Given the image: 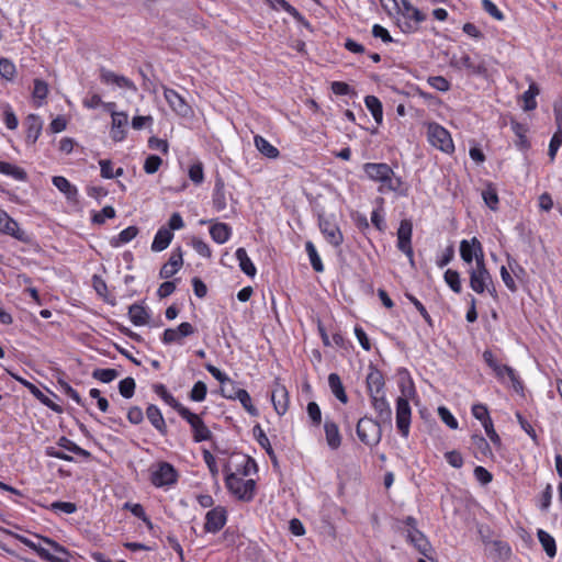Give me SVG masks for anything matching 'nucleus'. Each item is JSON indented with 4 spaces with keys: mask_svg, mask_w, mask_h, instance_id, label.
I'll return each mask as SVG.
<instances>
[{
    "mask_svg": "<svg viewBox=\"0 0 562 562\" xmlns=\"http://www.w3.org/2000/svg\"><path fill=\"white\" fill-rule=\"evenodd\" d=\"M362 169L369 180L379 184V193L392 192L396 198L408 196L411 184L402 176L396 175L389 164L366 162Z\"/></svg>",
    "mask_w": 562,
    "mask_h": 562,
    "instance_id": "obj_1",
    "label": "nucleus"
},
{
    "mask_svg": "<svg viewBox=\"0 0 562 562\" xmlns=\"http://www.w3.org/2000/svg\"><path fill=\"white\" fill-rule=\"evenodd\" d=\"M402 395L395 401V422L400 436L407 439L411 432L412 407L408 398L416 395L415 385L409 379V385L400 384Z\"/></svg>",
    "mask_w": 562,
    "mask_h": 562,
    "instance_id": "obj_2",
    "label": "nucleus"
},
{
    "mask_svg": "<svg viewBox=\"0 0 562 562\" xmlns=\"http://www.w3.org/2000/svg\"><path fill=\"white\" fill-rule=\"evenodd\" d=\"M482 357L486 366L493 371L498 382L505 384L506 379H508L513 390L517 394H524V382L514 368L502 363L490 349L484 350Z\"/></svg>",
    "mask_w": 562,
    "mask_h": 562,
    "instance_id": "obj_3",
    "label": "nucleus"
},
{
    "mask_svg": "<svg viewBox=\"0 0 562 562\" xmlns=\"http://www.w3.org/2000/svg\"><path fill=\"white\" fill-rule=\"evenodd\" d=\"M223 472L225 473V486L231 495L237 501L250 503L254 501L257 491V483L252 479L244 480L237 473L231 471L229 464L224 465Z\"/></svg>",
    "mask_w": 562,
    "mask_h": 562,
    "instance_id": "obj_4",
    "label": "nucleus"
},
{
    "mask_svg": "<svg viewBox=\"0 0 562 562\" xmlns=\"http://www.w3.org/2000/svg\"><path fill=\"white\" fill-rule=\"evenodd\" d=\"M149 481L153 486L165 491L176 486L180 474L173 464L167 461H158L150 469Z\"/></svg>",
    "mask_w": 562,
    "mask_h": 562,
    "instance_id": "obj_5",
    "label": "nucleus"
},
{
    "mask_svg": "<svg viewBox=\"0 0 562 562\" xmlns=\"http://www.w3.org/2000/svg\"><path fill=\"white\" fill-rule=\"evenodd\" d=\"M397 12L403 18V21L398 20L397 24L401 31L406 34L417 32L419 24L427 18V15L418 8L414 7L409 0H401L397 5Z\"/></svg>",
    "mask_w": 562,
    "mask_h": 562,
    "instance_id": "obj_6",
    "label": "nucleus"
},
{
    "mask_svg": "<svg viewBox=\"0 0 562 562\" xmlns=\"http://www.w3.org/2000/svg\"><path fill=\"white\" fill-rule=\"evenodd\" d=\"M356 434L363 445L375 447L382 439V424L366 415L358 420Z\"/></svg>",
    "mask_w": 562,
    "mask_h": 562,
    "instance_id": "obj_7",
    "label": "nucleus"
},
{
    "mask_svg": "<svg viewBox=\"0 0 562 562\" xmlns=\"http://www.w3.org/2000/svg\"><path fill=\"white\" fill-rule=\"evenodd\" d=\"M178 415L190 425L194 442L199 443L213 438L212 431L206 426L201 415L191 412L188 407L182 408Z\"/></svg>",
    "mask_w": 562,
    "mask_h": 562,
    "instance_id": "obj_8",
    "label": "nucleus"
},
{
    "mask_svg": "<svg viewBox=\"0 0 562 562\" xmlns=\"http://www.w3.org/2000/svg\"><path fill=\"white\" fill-rule=\"evenodd\" d=\"M427 138L431 146L445 154H452L454 151V144L451 134L447 128L438 123L434 122L428 124Z\"/></svg>",
    "mask_w": 562,
    "mask_h": 562,
    "instance_id": "obj_9",
    "label": "nucleus"
},
{
    "mask_svg": "<svg viewBox=\"0 0 562 562\" xmlns=\"http://www.w3.org/2000/svg\"><path fill=\"white\" fill-rule=\"evenodd\" d=\"M405 539L407 543L428 561L434 562L436 560V550L422 530H405Z\"/></svg>",
    "mask_w": 562,
    "mask_h": 562,
    "instance_id": "obj_10",
    "label": "nucleus"
},
{
    "mask_svg": "<svg viewBox=\"0 0 562 562\" xmlns=\"http://www.w3.org/2000/svg\"><path fill=\"white\" fill-rule=\"evenodd\" d=\"M40 558L47 562H69V551L47 537L44 538V546L40 548Z\"/></svg>",
    "mask_w": 562,
    "mask_h": 562,
    "instance_id": "obj_11",
    "label": "nucleus"
},
{
    "mask_svg": "<svg viewBox=\"0 0 562 562\" xmlns=\"http://www.w3.org/2000/svg\"><path fill=\"white\" fill-rule=\"evenodd\" d=\"M470 288L477 294L485 292L487 285L492 284V276L486 268L485 261H480L475 268L469 269Z\"/></svg>",
    "mask_w": 562,
    "mask_h": 562,
    "instance_id": "obj_12",
    "label": "nucleus"
},
{
    "mask_svg": "<svg viewBox=\"0 0 562 562\" xmlns=\"http://www.w3.org/2000/svg\"><path fill=\"white\" fill-rule=\"evenodd\" d=\"M318 227L327 243L331 246L339 247L344 243V235L333 218L318 214Z\"/></svg>",
    "mask_w": 562,
    "mask_h": 562,
    "instance_id": "obj_13",
    "label": "nucleus"
},
{
    "mask_svg": "<svg viewBox=\"0 0 562 562\" xmlns=\"http://www.w3.org/2000/svg\"><path fill=\"white\" fill-rule=\"evenodd\" d=\"M459 250L461 259L467 265H471L473 260H475V265L480 261H485L483 246L476 237H472L470 240L462 239Z\"/></svg>",
    "mask_w": 562,
    "mask_h": 562,
    "instance_id": "obj_14",
    "label": "nucleus"
},
{
    "mask_svg": "<svg viewBox=\"0 0 562 562\" xmlns=\"http://www.w3.org/2000/svg\"><path fill=\"white\" fill-rule=\"evenodd\" d=\"M271 402L279 416H283L288 412L290 403L289 391L279 378H276L272 383Z\"/></svg>",
    "mask_w": 562,
    "mask_h": 562,
    "instance_id": "obj_15",
    "label": "nucleus"
},
{
    "mask_svg": "<svg viewBox=\"0 0 562 562\" xmlns=\"http://www.w3.org/2000/svg\"><path fill=\"white\" fill-rule=\"evenodd\" d=\"M451 66L457 69H465L470 76L486 77L487 67L483 59L475 61L470 55L463 54L459 59H452Z\"/></svg>",
    "mask_w": 562,
    "mask_h": 562,
    "instance_id": "obj_16",
    "label": "nucleus"
},
{
    "mask_svg": "<svg viewBox=\"0 0 562 562\" xmlns=\"http://www.w3.org/2000/svg\"><path fill=\"white\" fill-rule=\"evenodd\" d=\"M195 333V328L191 323L183 322L176 328H166L161 334L160 340L164 345L178 344L182 345V339Z\"/></svg>",
    "mask_w": 562,
    "mask_h": 562,
    "instance_id": "obj_17",
    "label": "nucleus"
},
{
    "mask_svg": "<svg viewBox=\"0 0 562 562\" xmlns=\"http://www.w3.org/2000/svg\"><path fill=\"white\" fill-rule=\"evenodd\" d=\"M164 97L169 104V106L175 111L178 115L182 117H189L193 114L192 108L187 102V100L178 93L175 89L165 88Z\"/></svg>",
    "mask_w": 562,
    "mask_h": 562,
    "instance_id": "obj_18",
    "label": "nucleus"
},
{
    "mask_svg": "<svg viewBox=\"0 0 562 562\" xmlns=\"http://www.w3.org/2000/svg\"><path fill=\"white\" fill-rule=\"evenodd\" d=\"M227 521V510L223 506H216L210 509L205 515L204 530L206 532H218Z\"/></svg>",
    "mask_w": 562,
    "mask_h": 562,
    "instance_id": "obj_19",
    "label": "nucleus"
},
{
    "mask_svg": "<svg viewBox=\"0 0 562 562\" xmlns=\"http://www.w3.org/2000/svg\"><path fill=\"white\" fill-rule=\"evenodd\" d=\"M0 232L20 241H29V236L19 227V223L2 209H0Z\"/></svg>",
    "mask_w": 562,
    "mask_h": 562,
    "instance_id": "obj_20",
    "label": "nucleus"
},
{
    "mask_svg": "<svg viewBox=\"0 0 562 562\" xmlns=\"http://www.w3.org/2000/svg\"><path fill=\"white\" fill-rule=\"evenodd\" d=\"M370 404L376 414L375 420H379L381 424L391 425L392 424V408L390 403L386 400L385 394L371 395Z\"/></svg>",
    "mask_w": 562,
    "mask_h": 562,
    "instance_id": "obj_21",
    "label": "nucleus"
},
{
    "mask_svg": "<svg viewBox=\"0 0 562 562\" xmlns=\"http://www.w3.org/2000/svg\"><path fill=\"white\" fill-rule=\"evenodd\" d=\"M183 265V252L181 247H177L171 251V255L166 263H164L159 270V277L161 279H169L173 277Z\"/></svg>",
    "mask_w": 562,
    "mask_h": 562,
    "instance_id": "obj_22",
    "label": "nucleus"
},
{
    "mask_svg": "<svg viewBox=\"0 0 562 562\" xmlns=\"http://www.w3.org/2000/svg\"><path fill=\"white\" fill-rule=\"evenodd\" d=\"M369 396L385 394V380L383 373L373 364L369 366V373L366 379Z\"/></svg>",
    "mask_w": 562,
    "mask_h": 562,
    "instance_id": "obj_23",
    "label": "nucleus"
},
{
    "mask_svg": "<svg viewBox=\"0 0 562 562\" xmlns=\"http://www.w3.org/2000/svg\"><path fill=\"white\" fill-rule=\"evenodd\" d=\"M100 80L105 85H115L120 88H124L131 91H136L135 83L123 75H117L105 67L100 68Z\"/></svg>",
    "mask_w": 562,
    "mask_h": 562,
    "instance_id": "obj_24",
    "label": "nucleus"
},
{
    "mask_svg": "<svg viewBox=\"0 0 562 562\" xmlns=\"http://www.w3.org/2000/svg\"><path fill=\"white\" fill-rule=\"evenodd\" d=\"M25 142L29 145H34L43 128V121L37 114H29L25 119Z\"/></svg>",
    "mask_w": 562,
    "mask_h": 562,
    "instance_id": "obj_25",
    "label": "nucleus"
},
{
    "mask_svg": "<svg viewBox=\"0 0 562 562\" xmlns=\"http://www.w3.org/2000/svg\"><path fill=\"white\" fill-rule=\"evenodd\" d=\"M212 206L216 212H222L227 207V196L224 179L217 173L212 192Z\"/></svg>",
    "mask_w": 562,
    "mask_h": 562,
    "instance_id": "obj_26",
    "label": "nucleus"
},
{
    "mask_svg": "<svg viewBox=\"0 0 562 562\" xmlns=\"http://www.w3.org/2000/svg\"><path fill=\"white\" fill-rule=\"evenodd\" d=\"M510 128L517 139L515 140L516 147L521 151H527L531 147V143L527 137V133L529 132V126L526 123H520L516 121L514 117L510 119Z\"/></svg>",
    "mask_w": 562,
    "mask_h": 562,
    "instance_id": "obj_27",
    "label": "nucleus"
},
{
    "mask_svg": "<svg viewBox=\"0 0 562 562\" xmlns=\"http://www.w3.org/2000/svg\"><path fill=\"white\" fill-rule=\"evenodd\" d=\"M128 122V116L124 112H113L112 113V126H111V138L114 142H122L126 137V125Z\"/></svg>",
    "mask_w": 562,
    "mask_h": 562,
    "instance_id": "obj_28",
    "label": "nucleus"
},
{
    "mask_svg": "<svg viewBox=\"0 0 562 562\" xmlns=\"http://www.w3.org/2000/svg\"><path fill=\"white\" fill-rule=\"evenodd\" d=\"M222 395L228 400H238L244 407V409L252 417H257L259 415L258 408L252 404V400L249 393L245 389H236L234 394H225L224 389H222Z\"/></svg>",
    "mask_w": 562,
    "mask_h": 562,
    "instance_id": "obj_29",
    "label": "nucleus"
},
{
    "mask_svg": "<svg viewBox=\"0 0 562 562\" xmlns=\"http://www.w3.org/2000/svg\"><path fill=\"white\" fill-rule=\"evenodd\" d=\"M146 416L151 426L162 436L168 432L167 425L160 408L155 404H149L146 408Z\"/></svg>",
    "mask_w": 562,
    "mask_h": 562,
    "instance_id": "obj_30",
    "label": "nucleus"
},
{
    "mask_svg": "<svg viewBox=\"0 0 562 562\" xmlns=\"http://www.w3.org/2000/svg\"><path fill=\"white\" fill-rule=\"evenodd\" d=\"M324 431L327 446L331 450H337L341 446V435L338 425L334 420L326 419L324 423Z\"/></svg>",
    "mask_w": 562,
    "mask_h": 562,
    "instance_id": "obj_31",
    "label": "nucleus"
},
{
    "mask_svg": "<svg viewBox=\"0 0 562 562\" xmlns=\"http://www.w3.org/2000/svg\"><path fill=\"white\" fill-rule=\"evenodd\" d=\"M24 386L29 389V391L32 393V395L37 398L43 405L48 407L55 413H63V407L55 402H53L49 397H47L37 386H35L33 383L16 378Z\"/></svg>",
    "mask_w": 562,
    "mask_h": 562,
    "instance_id": "obj_32",
    "label": "nucleus"
},
{
    "mask_svg": "<svg viewBox=\"0 0 562 562\" xmlns=\"http://www.w3.org/2000/svg\"><path fill=\"white\" fill-rule=\"evenodd\" d=\"M128 318L135 326H144L150 318V313L144 303H134L128 307Z\"/></svg>",
    "mask_w": 562,
    "mask_h": 562,
    "instance_id": "obj_33",
    "label": "nucleus"
},
{
    "mask_svg": "<svg viewBox=\"0 0 562 562\" xmlns=\"http://www.w3.org/2000/svg\"><path fill=\"white\" fill-rule=\"evenodd\" d=\"M210 236L218 245H223L232 237V227L222 222L214 223L210 226Z\"/></svg>",
    "mask_w": 562,
    "mask_h": 562,
    "instance_id": "obj_34",
    "label": "nucleus"
},
{
    "mask_svg": "<svg viewBox=\"0 0 562 562\" xmlns=\"http://www.w3.org/2000/svg\"><path fill=\"white\" fill-rule=\"evenodd\" d=\"M397 235V241L396 247H407L408 245H412V237H413V222L409 218H404L400 222V226L396 232Z\"/></svg>",
    "mask_w": 562,
    "mask_h": 562,
    "instance_id": "obj_35",
    "label": "nucleus"
},
{
    "mask_svg": "<svg viewBox=\"0 0 562 562\" xmlns=\"http://www.w3.org/2000/svg\"><path fill=\"white\" fill-rule=\"evenodd\" d=\"M173 238V233L170 229H167L166 226H161L158 228L154 236V240L151 243V250L155 252H160L168 248L171 240Z\"/></svg>",
    "mask_w": 562,
    "mask_h": 562,
    "instance_id": "obj_36",
    "label": "nucleus"
},
{
    "mask_svg": "<svg viewBox=\"0 0 562 562\" xmlns=\"http://www.w3.org/2000/svg\"><path fill=\"white\" fill-rule=\"evenodd\" d=\"M153 391L158 395L167 405L173 408L178 414L186 406L181 404L166 387L162 383H156L153 385Z\"/></svg>",
    "mask_w": 562,
    "mask_h": 562,
    "instance_id": "obj_37",
    "label": "nucleus"
},
{
    "mask_svg": "<svg viewBox=\"0 0 562 562\" xmlns=\"http://www.w3.org/2000/svg\"><path fill=\"white\" fill-rule=\"evenodd\" d=\"M254 144L257 150L269 159H277L280 156V150L273 146L268 139L261 135L254 136Z\"/></svg>",
    "mask_w": 562,
    "mask_h": 562,
    "instance_id": "obj_38",
    "label": "nucleus"
},
{
    "mask_svg": "<svg viewBox=\"0 0 562 562\" xmlns=\"http://www.w3.org/2000/svg\"><path fill=\"white\" fill-rule=\"evenodd\" d=\"M235 257L238 261L240 270L250 278H254L257 273L256 266L252 260L249 258L245 248L239 247L235 251Z\"/></svg>",
    "mask_w": 562,
    "mask_h": 562,
    "instance_id": "obj_39",
    "label": "nucleus"
},
{
    "mask_svg": "<svg viewBox=\"0 0 562 562\" xmlns=\"http://www.w3.org/2000/svg\"><path fill=\"white\" fill-rule=\"evenodd\" d=\"M328 386L334 394V396L342 404L348 403V395L345 391V386L341 382V379L338 373H329L328 375Z\"/></svg>",
    "mask_w": 562,
    "mask_h": 562,
    "instance_id": "obj_40",
    "label": "nucleus"
},
{
    "mask_svg": "<svg viewBox=\"0 0 562 562\" xmlns=\"http://www.w3.org/2000/svg\"><path fill=\"white\" fill-rule=\"evenodd\" d=\"M540 89L538 85L529 78V87L528 89L522 93L521 99L524 101V110L526 112L533 111L537 109V95H539Z\"/></svg>",
    "mask_w": 562,
    "mask_h": 562,
    "instance_id": "obj_41",
    "label": "nucleus"
},
{
    "mask_svg": "<svg viewBox=\"0 0 562 562\" xmlns=\"http://www.w3.org/2000/svg\"><path fill=\"white\" fill-rule=\"evenodd\" d=\"M139 233V229L137 226H128L124 228L122 232H120L116 236H113L110 239V245L113 248H119L130 241H132Z\"/></svg>",
    "mask_w": 562,
    "mask_h": 562,
    "instance_id": "obj_42",
    "label": "nucleus"
},
{
    "mask_svg": "<svg viewBox=\"0 0 562 562\" xmlns=\"http://www.w3.org/2000/svg\"><path fill=\"white\" fill-rule=\"evenodd\" d=\"M57 447L65 449L68 452H71L78 457H81L85 460L91 458V452L79 447L76 442L67 438L66 436H61L56 441Z\"/></svg>",
    "mask_w": 562,
    "mask_h": 562,
    "instance_id": "obj_43",
    "label": "nucleus"
},
{
    "mask_svg": "<svg viewBox=\"0 0 562 562\" xmlns=\"http://www.w3.org/2000/svg\"><path fill=\"white\" fill-rule=\"evenodd\" d=\"M52 182L68 200H74L78 195L76 186L63 176H54Z\"/></svg>",
    "mask_w": 562,
    "mask_h": 562,
    "instance_id": "obj_44",
    "label": "nucleus"
},
{
    "mask_svg": "<svg viewBox=\"0 0 562 562\" xmlns=\"http://www.w3.org/2000/svg\"><path fill=\"white\" fill-rule=\"evenodd\" d=\"M364 104L373 116L378 125L383 122V105L380 99L375 95H367L364 98Z\"/></svg>",
    "mask_w": 562,
    "mask_h": 562,
    "instance_id": "obj_45",
    "label": "nucleus"
},
{
    "mask_svg": "<svg viewBox=\"0 0 562 562\" xmlns=\"http://www.w3.org/2000/svg\"><path fill=\"white\" fill-rule=\"evenodd\" d=\"M0 173L11 177L18 181L27 180V173L23 168L7 161H0Z\"/></svg>",
    "mask_w": 562,
    "mask_h": 562,
    "instance_id": "obj_46",
    "label": "nucleus"
},
{
    "mask_svg": "<svg viewBox=\"0 0 562 562\" xmlns=\"http://www.w3.org/2000/svg\"><path fill=\"white\" fill-rule=\"evenodd\" d=\"M492 555L502 562H507L513 554L512 547L506 541L494 540L492 541Z\"/></svg>",
    "mask_w": 562,
    "mask_h": 562,
    "instance_id": "obj_47",
    "label": "nucleus"
},
{
    "mask_svg": "<svg viewBox=\"0 0 562 562\" xmlns=\"http://www.w3.org/2000/svg\"><path fill=\"white\" fill-rule=\"evenodd\" d=\"M537 537L547 555L549 558H554L557 555V543L554 538L543 529H538Z\"/></svg>",
    "mask_w": 562,
    "mask_h": 562,
    "instance_id": "obj_48",
    "label": "nucleus"
},
{
    "mask_svg": "<svg viewBox=\"0 0 562 562\" xmlns=\"http://www.w3.org/2000/svg\"><path fill=\"white\" fill-rule=\"evenodd\" d=\"M482 198L488 209L492 211L498 210L499 199L494 183H486L485 189L482 191Z\"/></svg>",
    "mask_w": 562,
    "mask_h": 562,
    "instance_id": "obj_49",
    "label": "nucleus"
},
{
    "mask_svg": "<svg viewBox=\"0 0 562 562\" xmlns=\"http://www.w3.org/2000/svg\"><path fill=\"white\" fill-rule=\"evenodd\" d=\"M258 472V464L256 460L249 456L243 454L241 462L237 465L236 472L237 475L249 476L251 474H256Z\"/></svg>",
    "mask_w": 562,
    "mask_h": 562,
    "instance_id": "obj_50",
    "label": "nucleus"
},
{
    "mask_svg": "<svg viewBox=\"0 0 562 562\" xmlns=\"http://www.w3.org/2000/svg\"><path fill=\"white\" fill-rule=\"evenodd\" d=\"M305 250L307 252L311 266L314 269V271L323 272L324 271L323 261L317 252L315 245L311 240H307L305 243Z\"/></svg>",
    "mask_w": 562,
    "mask_h": 562,
    "instance_id": "obj_51",
    "label": "nucleus"
},
{
    "mask_svg": "<svg viewBox=\"0 0 562 562\" xmlns=\"http://www.w3.org/2000/svg\"><path fill=\"white\" fill-rule=\"evenodd\" d=\"M0 76L7 81H13L16 76V67L11 59L0 57Z\"/></svg>",
    "mask_w": 562,
    "mask_h": 562,
    "instance_id": "obj_52",
    "label": "nucleus"
},
{
    "mask_svg": "<svg viewBox=\"0 0 562 562\" xmlns=\"http://www.w3.org/2000/svg\"><path fill=\"white\" fill-rule=\"evenodd\" d=\"M445 282L447 285L457 294L462 292V284L460 273L457 270L447 269L443 274Z\"/></svg>",
    "mask_w": 562,
    "mask_h": 562,
    "instance_id": "obj_53",
    "label": "nucleus"
},
{
    "mask_svg": "<svg viewBox=\"0 0 562 562\" xmlns=\"http://www.w3.org/2000/svg\"><path fill=\"white\" fill-rule=\"evenodd\" d=\"M375 201H376V203L380 204V207L372 211V213H371V223H372V225L379 232L383 233L386 229V223H385L383 214L381 213L382 205L384 203V199L383 198H376Z\"/></svg>",
    "mask_w": 562,
    "mask_h": 562,
    "instance_id": "obj_54",
    "label": "nucleus"
},
{
    "mask_svg": "<svg viewBox=\"0 0 562 562\" xmlns=\"http://www.w3.org/2000/svg\"><path fill=\"white\" fill-rule=\"evenodd\" d=\"M207 395V386L203 381H198L193 384L188 397L192 402H203Z\"/></svg>",
    "mask_w": 562,
    "mask_h": 562,
    "instance_id": "obj_55",
    "label": "nucleus"
},
{
    "mask_svg": "<svg viewBox=\"0 0 562 562\" xmlns=\"http://www.w3.org/2000/svg\"><path fill=\"white\" fill-rule=\"evenodd\" d=\"M2 113H3V122L7 126V128L13 131L19 125V120L12 109V106L9 103H3L1 105Z\"/></svg>",
    "mask_w": 562,
    "mask_h": 562,
    "instance_id": "obj_56",
    "label": "nucleus"
},
{
    "mask_svg": "<svg viewBox=\"0 0 562 562\" xmlns=\"http://www.w3.org/2000/svg\"><path fill=\"white\" fill-rule=\"evenodd\" d=\"M58 387L59 390L65 394L67 395L68 397H70L72 401H75L78 405L80 406H85V401L82 400V397L80 396V394L78 393L77 390H75L68 382H66L65 380H58Z\"/></svg>",
    "mask_w": 562,
    "mask_h": 562,
    "instance_id": "obj_57",
    "label": "nucleus"
},
{
    "mask_svg": "<svg viewBox=\"0 0 562 562\" xmlns=\"http://www.w3.org/2000/svg\"><path fill=\"white\" fill-rule=\"evenodd\" d=\"M405 297L416 307V310L419 312L420 316L424 318V321L430 326H434V321L429 313L427 312L424 304L412 293L406 292Z\"/></svg>",
    "mask_w": 562,
    "mask_h": 562,
    "instance_id": "obj_58",
    "label": "nucleus"
},
{
    "mask_svg": "<svg viewBox=\"0 0 562 562\" xmlns=\"http://www.w3.org/2000/svg\"><path fill=\"white\" fill-rule=\"evenodd\" d=\"M119 375V372L115 369H94L92 372V378L102 382V383H110L114 379H116Z\"/></svg>",
    "mask_w": 562,
    "mask_h": 562,
    "instance_id": "obj_59",
    "label": "nucleus"
},
{
    "mask_svg": "<svg viewBox=\"0 0 562 562\" xmlns=\"http://www.w3.org/2000/svg\"><path fill=\"white\" fill-rule=\"evenodd\" d=\"M136 383L131 376H127L119 382V392L124 398L134 396Z\"/></svg>",
    "mask_w": 562,
    "mask_h": 562,
    "instance_id": "obj_60",
    "label": "nucleus"
},
{
    "mask_svg": "<svg viewBox=\"0 0 562 562\" xmlns=\"http://www.w3.org/2000/svg\"><path fill=\"white\" fill-rule=\"evenodd\" d=\"M471 413L475 419L481 422L482 425L488 420H492L488 408L483 403L473 404L471 407Z\"/></svg>",
    "mask_w": 562,
    "mask_h": 562,
    "instance_id": "obj_61",
    "label": "nucleus"
},
{
    "mask_svg": "<svg viewBox=\"0 0 562 562\" xmlns=\"http://www.w3.org/2000/svg\"><path fill=\"white\" fill-rule=\"evenodd\" d=\"M306 413L313 427H318L322 424V411L316 402H308Z\"/></svg>",
    "mask_w": 562,
    "mask_h": 562,
    "instance_id": "obj_62",
    "label": "nucleus"
},
{
    "mask_svg": "<svg viewBox=\"0 0 562 562\" xmlns=\"http://www.w3.org/2000/svg\"><path fill=\"white\" fill-rule=\"evenodd\" d=\"M188 176L194 184H201L204 181L203 164L201 161L192 164L189 168Z\"/></svg>",
    "mask_w": 562,
    "mask_h": 562,
    "instance_id": "obj_63",
    "label": "nucleus"
},
{
    "mask_svg": "<svg viewBox=\"0 0 562 562\" xmlns=\"http://www.w3.org/2000/svg\"><path fill=\"white\" fill-rule=\"evenodd\" d=\"M190 245L192 248L203 258H211L212 257V250L210 246L201 238L193 237L191 239Z\"/></svg>",
    "mask_w": 562,
    "mask_h": 562,
    "instance_id": "obj_64",
    "label": "nucleus"
}]
</instances>
